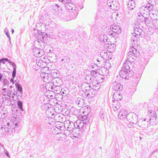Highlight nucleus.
<instances>
[{
	"label": "nucleus",
	"mask_w": 158,
	"mask_h": 158,
	"mask_svg": "<svg viewBox=\"0 0 158 158\" xmlns=\"http://www.w3.org/2000/svg\"><path fill=\"white\" fill-rule=\"evenodd\" d=\"M115 101H116L115 102L116 103V105H119V107H120V103L118 102V101H117V100H115Z\"/></svg>",
	"instance_id": "obj_56"
},
{
	"label": "nucleus",
	"mask_w": 158,
	"mask_h": 158,
	"mask_svg": "<svg viewBox=\"0 0 158 158\" xmlns=\"http://www.w3.org/2000/svg\"><path fill=\"white\" fill-rule=\"evenodd\" d=\"M22 93H19V94L18 93V97H21L22 96Z\"/></svg>",
	"instance_id": "obj_58"
},
{
	"label": "nucleus",
	"mask_w": 158,
	"mask_h": 158,
	"mask_svg": "<svg viewBox=\"0 0 158 158\" xmlns=\"http://www.w3.org/2000/svg\"><path fill=\"white\" fill-rule=\"evenodd\" d=\"M127 119L130 123L136 124L138 121V118L136 114L134 113L129 114L127 116Z\"/></svg>",
	"instance_id": "obj_8"
},
{
	"label": "nucleus",
	"mask_w": 158,
	"mask_h": 158,
	"mask_svg": "<svg viewBox=\"0 0 158 158\" xmlns=\"http://www.w3.org/2000/svg\"><path fill=\"white\" fill-rule=\"evenodd\" d=\"M98 71L96 70H92L91 71L90 73L91 75L94 77L95 76V74L97 73Z\"/></svg>",
	"instance_id": "obj_45"
},
{
	"label": "nucleus",
	"mask_w": 158,
	"mask_h": 158,
	"mask_svg": "<svg viewBox=\"0 0 158 158\" xmlns=\"http://www.w3.org/2000/svg\"><path fill=\"white\" fill-rule=\"evenodd\" d=\"M69 123H68V124L67 125V127H73V125H72V124H70V123H73V122H72L70 121H69Z\"/></svg>",
	"instance_id": "obj_52"
},
{
	"label": "nucleus",
	"mask_w": 158,
	"mask_h": 158,
	"mask_svg": "<svg viewBox=\"0 0 158 158\" xmlns=\"http://www.w3.org/2000/svg\"><path fill=\"white\" fill-rule=\"evenodd\" d=\"M148 118H145L142 120V119L138 122V126L142 129H146L149 127L152 120H156L157 117L156 113L152 111H148Z\"/></svg>",
	"instance_id": "obj_1"
},
{
	"label": "nucleus",
	"mask_w": 158,
	"mask_h": 158,
	"mask_svg": "<svg viewBox=\"0 0 158 158\" xmlns=\"http://www.w3.org/2000/svg\"><path fill=\"white\" fill-rule=\"evenodd\" d=\"M65 8L69 10L70 12H72L76 10L75 5L71 2L70 3L65 4Z\"/></svg>",
	"instance_id": "obj_13"
},
{
	"label": "nucleus",
	"mask_w": 158,
	"mask_h": 158,
	"mask_svg": "<svg viewBox=\"0 0 158 158\" xmlns=\"http://www.w3.org/2000/svg\"><path fill=\"white\" fill-rule=\"evenodd\" d=\"M112 88L115 91H120L123 89V86L118 82L114 81L112 84Z\"/></svg>",
	"instance_id": "obj_12"
},
{
	"label": "nucleus",
	"mask_w": 158,
	"mask_h": 158,
	"mask_svg": "<svg viewBox=\"0 0 158 158\" xmlns=\"http://www.w3.org/2000/svg\"><path fill=\"white\" fill-rule=\"evenodd\" d=\"M7 61H8L9 62L10 61L8 59L6 58H2L0 60V63H2L4 64Z\"/></svg>",
	"instance_id": "obj_38"
},
{
	"label": "nucleus",
	"mask_w": 158,
	"mask_h": 158,
	"mask_svg": "<svg viewBox=\"0 0 158 158\" xmlns=\"http://www.w3.org/2000/svg\"><path fill=\"white\" fill-rule=\"evenodd\" d=\"M59 1L62 2L63 4H64V6H65V4L67 3H70L71 2V0H59Z\"/></svg>",
	"instance_id": "obj_35"
},
{
	"label": "nucleus",
	"mask_w": 158,
	"mask_h": 158,
	"mask_svg": "<svg viewBox=\"0 0 158 158\" xmlns=\"http://www.w3.org/2000/svg\"><path fill=\"white\" fill-rule=\"evenodd\" d=\"M74 12H71L70 15H69L70 18L72 19H75L78 15V13L76 10L74 11Z\"/></svg>",
	"instance_id": "obj_28"
},
{
	"label": "nucleus",
	"mask_w": 158,
	"mask_h": 158,
	"mask_svg": "<svg viewBox=\"0 0 158 158\" xmlns=\"http://www.w3.org/2000/svg\"><path fill=\"white\" fill-rule=\"evenodd\" d=\"M5 154L6 155L8 156V157H9V152L7 151L6 150V152H5Z\"/></svg>",
	"instance_id": "obj_57"
},
{
	"label": "nucleus",
	"mask_w": 158,
	"mask_h": 158,
	"mask_svg": "<svg viewBox=\"0 0 158 158\" xmlns=\"http://www.w3.org/2000/svg\"><path fill=\"white\" fill-rule=\"evenodd\" d=\"M100 119L102 121H104L106 118V113L105 110L102 109L99 113Z\"/></svg>",
	"instance_id": "obj_19"
},
{
	"label": "nucleus",
	"mask_w": 158,
	"mask_h": 158,
	"mask_svg": "<svg viewBox=\"0 0 158 158\" xmlns=\"http://www.w3.org/2000/svg\"><path fill=\"white\" fill-rule=\"evenodd\" d=\"M60 9V6L57 4H55L53 5V7L52 10H53L55 12H56L58 10H59Z\"/></svg>",
	"instance_id": "obj_32"
},
{
	"label": "nucleus",
	"mask_w": 158,
	"mask_h": 158,
	"mask_svg": "<svg viewBox=\"0 0 158 158\" xmlns=\"http://www.w3.org/2000/svg\"><path fill=\"white\" fill-rule=\"evenodd\" d=\"M5 100H7L8 101H9L10 102H11V99H10V98H9L7 97H6L5 96Z\"/></svg>",
	"instance_id": "obj_53"
},
{
	"label": "nucleus",
	"mask_w": 158,
	"mask_h": 158,
	"mask_svg": "<svg viewBox=\"0 0 158 158\" xmlns=\"http://www.w3.org/2000/svg\"><path fill=\"white\" fill-rule=\"evenodd\" d=\"M99 40L102 43H105L107 42L108 38L105 35H101L98 37Z\"/></svg>",
	"instance_id": "obj_20"
},
{
	"label": "nucleus",
	"mask_w": 158,
	"mask_h": 158,
	"mask_svg": "<svg viewBox=\"0 0 158 158\" xmlns=\"http://www.w3.org/2000/svg\"><path fill=\"white\" fill-rule=\"evenodd\" d=\"M4 79L3 82L4 85H7L8 84V81L6 79L3 78L2 80Z\"/></svg>",
	"instance_id": "obj_49"
},
{
	"label": "nucleus",
	"mask_w": 158,
	"mask_h": 158,
	"mask_svg": "<svg viewBox=\"0 0 158 158\" xmlns=\"http://www.w3.org/2000/svg\"><path fill=\"white\" fill-rule=\"evenodd\" d=\"M120 76L123 79L127 80L133 75V72L130 70L128 63L125 62L119 73Z\"/></svg>",
	"instance_id": "obj_2"
},
{
	"label": "nucleus",
	"mask_w": 158,
	"mask_h": 158,
	"mask_svg": "<svg viewBox=\"0 0 158 158\" xmlns=\"http://www.w3.org/2000/svg\"><path fill=\"white\" fill-rule=\"evenodd\" d=\"M74 38H71V37H70L69 38H68V39H67L65 40H64V39L61 40V41L63 43H66L69 41H73L74 40Z\"/></svg>",
	"instance_id": "obj_34"
},
{
	"label": "nucleus",
	"mask_w": 158,
	"mask_h": 158,
	"mask_svg": "<svg viewBox=\"0 0 158 158\" xmlns=\"http://www.w3.org/2000/svg\"><path fill=\"white\" fill-rule=\"evenodd\" d=\"M144 19L143 18H141L140 20L142 22H144V23L146 24V25H148L149 24H151L152 22V19L149 18V17H143Z\"/></svg>",
	"instance_id": "obj_22"
},
{
	"label": "nucleus",
	"mask_w": 158,
	"mask_h": 158,
	"mask_svg": "<svg viewBox=\"0 0 158 158\" xmlns=\"http://www.w3.org/2000/svg\"><path fill=\"white\" fill-rule=\"evenodd\" d=\"M16 68L15 67H14L13 69V70L12 73V77L13 78H15L16 76Z\"/></svg>",
	"instance_id": "obj_43"
},
{
	"label": "nucleus",
	"mask_w": 158,
	"mask_h": 158,
	"mask_svg": "<svg viewBox=\"0 0 158 158\" xmlns=\"http://www.w3.org/2000/svg\"><path fill=\"white\" fill-rule=\"evenodd\" d=\"M62 19L64 21H67L71 20L69 15L67 14L62 17Z\"/></svg>",
	"instance_id": "obj_30"
},
{
	"label": "nucleus",
	"mask_w": 158,
	"mask_h": 158,
	"mask_svg": "<svg viewBox=\"0 0 158 158\" xmlns=\"http://www.w3.org/2000/svg\"><path fill=\"white\" fill-rule=\"evenodd\" d=\"M157 151H158V149H156V150L154 151L153 152H157Z\"/></svg>",
	"instance_id": "obj_64"
},
{
	"label": "nucleus",
	"mask_w": 158,
	"mask_h": 158,
	"mask_svg": "<svg viewBox=\"0 0 158 158\" xmlns=\"http://www.w3.org/2000/svg\"><path fill=\"white\" fill-rule=\"evenodd\" d=\"M81 88L88 97L91 98L94 96L96 93L95 90L88 83H84L82 84Z\"/></svg>",
	"instance_id": "obj_5"
},
{
	"label": "nucleus",
	"mask_w": 158,
	"mask_h": 158,
	"mask_svg": "<svg viewBox=\"0 0 158 158\" xmlns=\"http://www.w3.org/2000/svg\"><path fill=\"white\" fill-rule=\"evenodd\" d=\"M155 28V32L158 34V25L154 27Z\"/></svg>",
	"instance_id": "obj_51"
},
{
	"label": "nucleus",
	"mask_w": 158,
	"mask_h": 158,
	"mask_svg": "<svg viewBox=\"0 0 158 158\" xmlns=\"http://www.w3.org/2000/svg\"><path fill=\"white\" fill-rule=\"evenodd\" d=\"M127 126L129 128H133L134 127V126L131 124H129Z\"/></svg>",
	"instance_id": "obj_55"
},
{
	"label": "nucleus",
	"mask_w": 158,
	"mask_h": 158,
	"mask_svg": "<svg viewBox=\"0 0 158 158\" xmlns=\"http://www.w3.org/2000/svg\"><path fill=\"white\" fill-rule=\"evenodd\" d=\"M58 71L56 69H53L50 70L48 74L50 75L52 77L56 78L59 76V74L58 73Z\"/></svg>",
	"instance_id": "obj_21"
},
{
	"label": "nucleus",
	"mask_w": 158,
	"mask_h": 158,
	"mask_svg": "<svg viewBox=\"0 0 158 158\" xmlns=\"http://www.w3.org/2000/svg\"><path fill=\"white\" fill-rule=\"evenodd\" d=\"M18 81L17 82H16L15 84V85L16 86V87L17 88V90L19 92V93H22V87L21 85L18 83Z\"/></svg>",
	"instance_id": "obj_27"
},
{
	"label": "nucleus",
	"mask_w": 158,
	"mask_h": 158,
	"mask_svg": "<svg viewBox=\"0 0 158 158\" xmlns=\"http://www.w3.org/2000/svg\"><path fill=\"white\" fill-rule=\"evenodd\" d=\"M136 0H129L128 2H127V8L128 10H132L135 7L136 4L135 2Z\"/></svg>",
	"instance_id": "obj_14"
},
{
	"label": "nucleus",
	"mask_w": 158,
	"mask_h": 158,
	"mask_svg": "<svg viewBox=\"0 0 158 158\" xmlns=\"http://www.w3.org/2000/svg\"><path fill=\"white\" fill-rule=\"evenodd\" d=\"M93 79L94 77L92 76V77H91L89 76H86L85 78V79L87 81H88L89 83H91L92 82L93 80Z\"/></svg>",
	"instance_id": "obj_33"
},
{
	"label": "nucleus",
	"mask_w": 158,
	"mask_h": 158,
	"mask_svg": "<svg viewBox=\"0 0 158 158\" xmlns=\"http://www.w3.org/2000/svg\"><path fill=\"white\" fill-rule=\"evenodd\" d=\"M148 2V3L152 4H156V0H146Z\"/></svg>",
	"instance_id": "obj_46"
},
{
	"label": "nucleus",
	"mask_w": 158,
	"mask_h": 158,
	"mask_svg": "<svg viewBox=\"0 0 158 158\" xmlns=\"http://www.w3.org/2000/svg\"><path fill=\"white\" fill-rule=\"evenodd\" d=\"M11 128L9 123H7L6 125L1 124L0 125V133L2 136L4 135H12L15 130L13 128Z\"/></svg>",
	"instance_id": "obj_4"
},
{
	"label": "nucleus",
	"mask_w": 158,
	"mask_h": 158,
	"mask_svg": "<svg viewBox=\"0 0 158 158\" xmlns=\"http://www.w3.org/2000/svg\"><path fill=\"white\" fill-rule=\"evenodd\" d=\"M14 78L12 77L10 79V82L12 83V84L13 85L14 83Z\"/></svg>",
	"instance_id": "obj_54"
},
{
	"label": "nucleus",
	"mask_w": 158,
	"mask_h": 158,
	"mask_svg": "<svg viewBox=\"0 0 158 158\" xmlns=\"http://www.w3.org/2000/svg\"><path fill=\"white\" fill-rule=\"evenodd\" d=\"M15 121L13 123L14 127H11V128H13L15 129H15L18 128H20V125L19 124L20 121V119L19 117H17L15 118Z\"/></svg>",
	"instance_id": "obj_18"
},
{
	"label": "nucleus",
	"mask_w": 158,
	"mask_h": 158,
	"mask_svg": "<svg viewBox=\"0 0 158 158\" xmlns=\"http://www.w3.org/2000/svg\"><path fill=\"white\" fill-rule=\"evenodd\" d=\"M70 124H72V125H73V127L75 128V129H79V123L78 124L77 123H70Z\"/></svg>",
	"instance_id": "obj_40"
},
{
	"label": "nucleus",
	"mask_w": 158,
	"mask_h": 158,
	"mask_svg": "<svg viewBox=\"0 0 158 158\" xmlns=\"http://www.w3.org/2000/svg\"><path fill=\"white\" fill-rule=\"evenodd\" d=\"M42 44L41 45V48H38L37 49L36 48V49L35 50L34 49H33L35 53L37 54V55L39 56H41L44 54V50H45V49H46L45 47L46 46H48L47 45H44V43L42 42Z\"/></svg>",
	"instance_id": "obj_10"
},
{
	"label": "nucleus",
	"mask_w": 158,
	"mask_h": 158,
	"mask_svg": "<svg viewBox=\"0 0 158 158\" xmlns=\"http://www.w3.org/2000/svg\"><path fill=\"white\" fill-rule=\"evenodd\" d=\"M134 33H132L131 41H132V43L135 45L136 43V44H137V41L139 40V37H142L141 33L143 31L139 27H136L134 28Z\"/></svg>",
	"instance_id": "obj_6"
},
{
	"label": "nucleus",
	"mask_w": 158,
	"mask_h": 158,
	"mask_svg": "<svg viewBox=\"0 0 158 158\" xmlns=\"http://www.w3.org/2000/svg\"><path fill=\"white\" fill-rule=\"evenodd\" d=\"M110 29L111 30L109 31L108 35L113 37L118 36V35L121 32V29L119 26L111 25Z\"/></svg>",
	"instance_id": "obj_7"
},
{
	"label": "nucleus",
	"mask_w": 158,
	"mask_h": 158,
	"mask_svg": "<svg viewBox=\"0 0 158 158\" xmlns=\"http://www.w3.org/2000/svg\"><path fill=\"white\" fill-rule=\"evenodd\" d=\"M113 98L115 100L119 101L121 100L122 98V96L119 94L117 93H115L113 95Z\"/></svg>",
	"instance_id": "obj_25"
},
{
	"label": "nucleus",
	"mask_w": 158,
	"mask_h": 158,
	"mask_svg": "<svg viewBox=\"0 0 158 158\" xmlns=\"http://www.w3.org/2000/svg\"><path fill=\"white\" fill-rule=\"evenodd\" d=\"M127 112L125 110H122L119 112L118 114V118L120 119L123 120V119L127 118L128 115H127Z\"/></svg>",
	"instance_id": "obj_16"
},
{
	"label": "nucleus",
	"mask_w": 158,
	"mask_h": 158,
	"mask_svg": "<svg viewBox=\"0 0 158 158\" xmlns=\"http://www.w3.org/2000/svg\"><path fill=\"white\" fill-rule=\"evenodd\" d=\"M11 31L12 34H13L14 32V29H12Z\"/></svg>",
	"instance_id": "obj_62"
},
{
	"label": "nucleus",
	"mask_w": 158,
	"mask_h": 158,
	"mask_svg": "<svg viewBox=\"0 0 158 158\" xmlns=\"http://www.w3.org/2000/svg\"><path fill=\"white\" fill-rule=\"evenodd\" d=\"M152 22L154 27H155V26L158 25V23L157 22H158V20L156 19H154L153 20H152Z\"/></svg>",
	"instance_id": "obj_41"
},
{
	"label": "nucleus",
	"mask_w": 158,
	"mask_h": 158,
	"mask_svg": "<svg viewBox=\"0 0 158 158\" xmlns=\"http://www.w3.org/2000/svg\"><path fill=\"white\" fill-rule=\"evenodd\" d=\"M51 89L53 90L54 93L55 94H59L61 91H60V88L59 85L55 86L54 87L51 86Z\"/></svg>",
	"instance_id": "obj_23"
},
{
	"label": "nucleus",
	"mask_w": 158,
	"mask_h": 158,
	"mask_svg": "<svg viewBox=\"0 0 158 158\" xmlns=\"http://www.w3.org/2000/svg\"><path fill=\"white\" fill-rule=\"evenodd\" d=\"M154 4H152L150 3H148L146 4V6H145V8L146 9L148 10L149 12L150 11H152L153 10V5Z\"/></svg>",
	"instance_id": "obj_26"
},
{
	"label": "nucleus",
	"mask_w": 158,
	"mask_h": 158,
	"mask_svg": "<svg viewBox=\"0 0 158 158\" xmlns=\"http://www.w3.org/2000/svg\"><path fill=\"white\" fill-rule=\"evenodd\" d=\"M101 11H98L97 14V16L96 17V20H99L98 19H101V18H102V15H101Z\"/></svg>",
	"instance_id": "obj_37"
},
{
	"label": "nucleus",
	"mask_w": 158,
	"mask_h": 158,
	"mask_svg": "<svg viewBox=\"0 0 158 158\" xmlns=\"http://www.w3.org/2000/svg\"><path fill=\"white\" fill-rule=\"evenodd\" d=\"M12 94H13V95L12 96V97L14 98V95L15 96V95H18V93L14 91V92H13L12 91Z\"/></svg>",
	"instance_id": "obj_50"
},
{
	"label": "nucleus",
	"mask_w": 158,
	"mask_h": 158,
	"mask_svg": "<svg viewBox=\"0 0 158 158\" xmlns=\"http://www.w3.org/2000/svg\"><path fill=\"white\" fill-rule=\"evenodd\" d=\"M101 72H102V71H99V74H100L102 75V76H103L104 74L103 73V74H102L101 73Z\"/></svg>",
	"instance_id": "obj_63"
},
{
	"label": "nucleus",
	"mask_w": 158,
	"mask_h": 158,
	"mask_svg": "<svg viewBox=\"0 0 158 158\" xmlns=\"http://www.w3.org/2000/svg\"><path fill=\"white\" fill-rule=\"evenodd\" d=\"M132 48H130V51L128 52L127 56V60L125 62L128 63L129 64L133 62L139 55L140 53L139 51L135 48L133 45L132 46Z\"/></svg>",
	"instance_id": "obj_3"
},
{
	"label": "nucleus",
	"mask_w": 158,
	"mask_h": 158,
	"mask_svg": "<svg viewBox=\"0 0 158 158\" xmlns=\"http://www.w3.org/2000/svg\"><path fill=\"white\" fill-rule=\"evenodd\" d=\"M79 129L81 128H82L85 126L84 122H80L79 123Z\"/></svg>",
	"instance_id": "obj_47"
},
{
	"label": "nucleus",
	"mask_w": 158,
	"mask_h": 158,
	"mask_svg": "<svg viewBox=\"0 0 158 158\" xmlns=\"http://www.w3.org/2000/svg\"><path fill=\"white\" fill-rule=\"evenodd\" d=\"M84 103V100L81 98L78 97L76 99V103L80 107L83 106Z\"/></svg>",
	"instance_id": "obj_17"
},
{
	"label": "nucleus",
	"mask_w": 158,
	"mask_h": 158,
	"mask_svg": "<svg viewBox=\"0 0 158 158\" xmlns=\"http://www.w3.org/2000/svg\"><path fill=\"white\" fill-rule=\"evenodd\" d=\"M105 46L107 48V50L108 52H111L115 49L116 46L114 44H106Z\"/></svg>",
	"instance_id": "obj_15"
},
{
	"label": "nucleus",
	"mask_w": 158,
	"mask_h": 158,
	"mask_svg": "<svg viewBox=\"0 0 158 158\" xmlns=\"http://www.w3.org/2000/svg\"><path fill=\"white\" fill-rule=\"evenodd\" d=\"M18 106L19 109L22 111H23V103L20 101H18L17 102Z\"/></svg>",
	"instance_id": "obj_31"
},
{
	"label": "nucleus",
	"mask_w": 158,
	"mask_h": 158,
	"mask_svg": "<svg viewBox=\"0 0 158 158\" xmlns=\"http://www.w3.org/2000/svg\"><path fill=\"white\" fill-rule=\"evenodd\" d=\"M144 6H142L139 8V14H140L143 17H149V12Z\"/></svg>",
	"instance_id": "obj_11"
},
{
	"label": "nucleus",
	"mask_w": 158,
	"mask_h": 158,
	"mask_svg": "<svg viewBox=\"0 0 158 158\" xmlns=\"http://www.w3.org/2000/svg\"><path fill=\"white\" fill-rule=\"evenodd\" d=\"M4 31L7 37L9 38V40L10 41V38L8 30L7 29H5Z\"/></svg>",
	"instance_id": "obj_44"
},
{
	"label": "nucleus",
	"mask_w": 158,
	"mask_h": 158,
	"mask_svg": "<svg viewBox=\"0 0 158 158\" xmlns=\"http://www.w3.org/2000/svg\"><path fill=\"white\" fill-rule=\"evenodd\" d=\"M77 111V110L74 107H72L70 110H67L66 112L67 113V114L69 113L70 114L76 115Z\"/></svg>",
	"instance_id": "obj_24"
},
{
	"label": "nucleus",
	"mask_w": 158,
	"mask_h": 158,
	"mask_svg": "<svg viewBox=\"0 0 158 158\" xmlns=\"http://www.w3.org/2000/svg\"><path fill=\"white\" fill-rule=\"evenodd\" d=\"M2 97L3 98H4V96H5H5H6V93H4V92H2Z\"/></svg>",
	"instance_id": "obj_60"
},
{
	"label": "nucleus",
	"mask_w": 158,
	"mask_h": 158,
	"mask_svg": "<svg viewBox=\"0 0 158 158\" xmlns=\"http://www.w3.org/2000/svg\"><path fill=\"white\" fill-rule=\"evenodd\" d=\"M6 89L5 88H3L2 89L3 92H4V93H6Z\"/></svg>",
	"instance_id": "obj_61"
},
{
	"label": "nucleus",
	"mask_w": 158,
	"mask_h": 158,
	"mask_svg": "<svg viewBox=\"0 0 158 158\" xmlns=\"http://www.w3.org/2000/svg\"><path fill=\"white\" fill-rule=\"evenodd\" d=\"M100 83L99 82H98L97 83H96V85L94 84L92 85L93 87L92 88L94 90H95V91L96 92V90H98V89H99L100 88Z\"/></svg>",
	"instance_id": "obj_29"
},
{
	"label": "nucleus",
	"mask_w": 158,
	"mask_h": 158,
	"mask_svg": "<svg viewBox=\"0 0 158 158\" xmlns=\"http://www.w3.org/2000/svg\"><path fill=\"white\" fill-rule=\"evenodd\" d=\"M6 95L7 96H8L9 98H10L11 97V94H12V91H11L10 92V91L8 90H7L6 93Z\"/></svg>",
	"instance_id": "obj_48"
},
{
	"label": "nucleus",
	"mask_w": 158,
	"mask_h": 158,
	"mask_svg": "<svg viewBox=\"0 0 158 158\" xmlns=\"http://www.w3.org/2000/svg\"><path fill=\"white\" fill-rule=\"evenodd\" d=\"M67 128L68 131H69L70 132H71V131L72 132H73L74 131V130L75 129V128L72 127H69L67 126Z\"/></svg>",
	"instance_id": "obj_42"
},
{
	"label": "nucleus",
	"mask_w": 158,
	"mask_h": 158,
	"mask_svg": "<svg viewBox=\"0 0 158 158\" xmlns=\"http://www.w3.org/2000/svg\"><path fill=\"white\" fill-rule=\"evenodd\" d=\"M115 104L114 105L113 104L112 109L113 110L115 111H116L118 109L120 108L119 105H115Z\"/></svg>",
	"instance_id": "obj_39"
},
{
	"label": "nucleus",
	"mask_w": 158,
	"mask_h": 158,
	"mask_svg": "<svg viewBox=\"0 0 158 158\" xmlns=\"http://www.w3.org/2000/svg\"><path fill=\"white\" fill-rule=\"evenodd\" d=\"M3 76V75L1 73H0V81H1V80L2 79V78Z\"/></svg>",
	"instance_id": "obj_59"
},
{
	"label": "nucleus",
	"mask_w": 158,
	"mask_h": 158,
	"mask_svg": "<svg viewBox=\"0 0 158 158\" xmlns=\"http://www.w3.org/2000/svg\"><path fill=\"white\" fill-rule=\"evenodd\" d=\"M35 37H38V39L40 40L41 42H43V41L44 40V39L48 38L49 37L50 35L45 32H42L40 30L37 31V33H35L34 35Z\"/></svg>",
	"instance_id": "obj_9"
},
{
	"label": "nucleus",
	"mask_w": 158,
	"mask_h": 158,
	"mask_svg": "<svg viewBox=\"0 0 158 158\" xmlns=\"http://www.w3.org/2000/svg\"><path fill=\"white\" fill-rule=\"evenodd\" d=\"M87 117L86 116H84V117H83V121H84V119L85 120V121L83 122L85 126V127L87 125V124H88L89 123V121L88 119H86Z\"/></svg>",
	"instance_id": "obj_36"
}]
</instances>
